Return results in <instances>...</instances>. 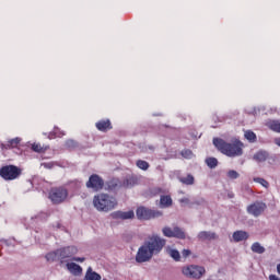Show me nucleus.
Here are the masks:
<instances>
[{
    "label": "nucleus",
    "mask_w": 280,
    "mask_h": 280,
    "mask_svg": "<svg viewBox=\"0 0 280 280\" xmlns=\"http://www.w3.org/2000/svg\"><path fill=\"white\" fill-rule=\"evenodd\" d=\"M252 250L253 253H257L258 255H264V253H266V248L259 243H254L252 245Z\"/></svg>",
    "instance_id": "b1692460"
},
{
    "label": "nucleus",
    "mask_w": 280,
    "mask_h": 280,
    "mask_svg": "<svg viewBox=\"0 0 280 280\" xmlns=\"http://www.w3.org/2000/svg\"><path fill=\"white\" fill-rule=\"evenodd\" d=\"M56 255L60 257V259H71L73 255H78V247L68 246L61 249H57Z\"/></svg>",
    "instance_id": "9d476101"
},
{
    "label": "nucleus",
    "mask_w": 280,
    "mask_h": 280,
    "mask_svg": "<svg viewBox=\"0 0 280 280\" xmlns=\"http://www.w3.org/2000/svg\"><path fill=\"white\" fill-rule=\"evenodd\" d=\"M269 280H280L279 276L271 275L269 276Z\"/></svg>",
    "instance_id": "58836bf2"
},
{
    "label": "nucleus",
    "mask_w": 280,
    "mask_h": 280,
    "mask_svg": "<svg viewBox=\"0 0 280 280\" xmlns=\"http://www.w3.org/2000/svg\"><path fill=\"white\" fill-rule=\"evenodd\" d=\"M206 163H207L208 167H211V168L218 167V159H215V158H208L206 160Z\"/></svg>",
    "instance_id": "cd10ccee"
},
{
    "label": "nucleus",
    "mask_w": 280,
    "mask_h": 280,
    "mask_svg": "<svg viewBox=\"0 0 280 280\" xmlns=\"http://www.w3.org/2000/svg\"><path fill=\"white\" fill-rule=\"evenodd\" d=\"M245 139L252 143H255V141H257V135H255L253 131H245Z\"/></svg>",
    "instance_id": "a878e982"
},
{
    "label": "nucleus",
    "mask_w": 280,
    "mask_h": 280,
    "mask_svg": "<svg viewBox=\"0 0 280 280\" xmlns=\"http://www.w3.org/2000/svg\"><path fill=\"white\" fill-rule=\"evenodd\" d=\"M67 144H68V145H73V140H69V141L67 142Z\"/></svg>",
    "instance_id": "a19ab883"
},
{
    "label": "nucleus",
    "mask_w": 280,
    "mask_h": 280,
    "mask_svg": "<svg viewBox=\"0 0 280 280\" xmlns=\"http://www.w3.org/2000/svg\"><path fill=\"white\" fill-rule=\"evenodd\" d=\"M182 156H184V159H191L194 156V153L191 152V150H185L182 152Z\"/></svg>",
    "instance_id": "7c9ffc66"
},
{
    "label": "nucleus",
    "mask_w": 280,
    "mask_h": 280,
    "mask_svg": "<svg viewBox=\"0 0 280 280\" xmlns=\"http://www.w3.org/2000/svg\"><path fill=\"white\" fill-rule=\"evenodd\" d=\"M32 150L33 152H38L39 154H43V152H47V150H49V147L42 145L40 143H33Z\"/></svg>",
    "instance_id": "412c9836"
},
{
    "label": "nucleus",
    "mask_w": 280,
    "mask_h": 280,
    "mask_svg": "<svg viewBox=\"0 0 280 280\" xmlns=\"http://www.w3.org/2000/svg\"><path fill=\"white\" fill-rule=\"evenodd\" d=\"M88 189H93L94 191H100V189L104 188V179L98 175L90 176V179L86 182Z\"/></svg>",
    "instance_id": "1a4fd4ad"
},
{
    "label": "nucleus",
    "mask_w": 280,
    "mask_h": 280,
    "mask_svg": "<svg viewBox=\"0 0 280 280\" xmlns=\"http://www.w3.org/2000/svg\"><path fill=\"white\" fill-rule=\"evenodd\" d=\"M192 205H205V200L202 198L196 199L192 203H190V207H192Z\"/></svg>",
    "instance_id": "72a5a7b5"
},
{
    "label": "nucleus",
    "mask_w": 280,
    "mask_h": 280,
    "mask_svg": "<svg viewBox=\"0 0 280 280\" xmlns=\"http://www.w3.org/2000/svg\"><path fill=\"white\" fill-rule=\"evenodd\" d=\"M206 270L198 265H188L182 268V273L188 279H201Z\"/></svg>",
    "instance_id": "39448f33"
},
{
    "label": "nucleus",
    "mask_w": 280,
    "mask_h": 280,
    "mask_svg": "<svg viewBox=\"0 0 280 280\" xmlns=\"http://www.w3.org/2000/svg\"><path fill=\"white\" fill-rule=\"evenodd\" d=\"M162 232L165 237H177L178 240H185V232H183V230L179 228H174V230L171 228H164Z\"/></svg>",
    "instance_id": "9b49d317"
},
{
    "label": "nucleus",
    "mask_w": 280,
    "mask_h": 280,
    "mask_svg": "<svg viewBox=\"0 0 280 280\" xmlns=\"http://www.w3.org/2000/svg\"><path fill=\"white\" fill-rule=\"evenodd\" d=\"M268 159V153L266 151H259L254 155V161H257L258 163H264Z\"/></svg>",
    "instance_id": "4be33fe9"
},
{
    "label": "nucleus",
    "mask_w": 280,
    "mask_h": 280,
    "mask_svg": "<svg viewBox=\"0 0 280 280\" xmlns=\"http://www.w3.org/2000/svg\"><path fill=\"white\" fill-rule=\"evenodd\" d=\"M93 206L97 211L107 213V211H113L117 207V199L110 195L100 194L94 196Z\"/></svg>",
    "instance_id": "7ed1b4c3"
},
{
    "label": "nucleus",
    "mask_w": 280,
    "mask_h": 280,
    "mask_svg": "<svg viewBox=\"0 0 280 280\" xmlns=\"http://www.w3.org/2000/svg\"><path fill=\"white\" fill-rule=\"evenodd\" d=\"M254 183H259V185H261L262 187H265L266 189H268V187H269V183H268V180H266V179H264V178H261V177H255L254 178Z\"/></svg>",
    "instance_id": "c85d7f7f"
},
{
    "label": "nucleus",
    "mask_w": 280,
    "mask_h": 280,
    "mask_svg": "<svg viewBox=\"0 0 280 280\" xmlns=\"http://www.w3.org/2000/svg\"><path fill=\"white\" fill-rule=\"evenodd\" d=\"M85 258H80V257H73L72 261H80L82 264V261H84Z\"/></svg>",
    "instance_id": "e433bc0d"
},
{
    "label": "nucleus",
    "mask_w": 280,
    "mask_h": 280,
    "mask_svg": "<svg viewBox=\"0 0 280 280\" xmlns=\"http://www.w3.org/2000/svg\"><path fill=\"white\" fill-rule=\"evenodd\" d=\"M96 128L101 132H106V130H113V125L110 124V120H101L96 122Z\"/></svg>",
    "instance_id": "4468645a"
},
{
    "label": "nucleus",
    "mask_w": 280,
    "mask_h": 280,
    "mask_svg": "<svg viewBox=\"0 0 280 280\" xmlns=\"http://www.w3.org/2000/svg\"><path fill=\"white\" fill-rule=\"evenodd\" d=\"M266 203L261 201H256L247 207V213L254 215V218H259L264 211H266Z\"/></svg>",
    "instance_id": "6e6552de"
},
{
    "label": "nucleus",
    "mask_w": 280,
    "mask_h": 280,
    "mask_svg": "<svg viewBox=\"0 0 280 280\" xmlns=\"http://www.w3.org/2000/svg\"><path fill=\"white\" fill-rule=\"evenodd\" d=\"M110 218H113V220H132L135 218V211H115L110 214Z\"/></svg>",
    "instance_id": "f8f14e48"
},
{
    "label": "nucleus",
    "mask_w": 280,
    "mask_h": 280,
    "mask_svg": "<svg viewBox=\"0 0 280 280\" xmlns=\"http://www.w3.org/2000/svg\"><path fill=\"white\" fill-rule=\"evenodd\" d=\"M182 255H183V257L187 258V257H189V255H191V250H189V249H184V250L182 252Z\"/></svg>",
    "instance_id": "f704fd0d"
},
{
    "label": "nucleus",
    "mask_w": 280,
    "mask_h": 280,
    "mask_svg": "<svg viewBox=\"0 0 280 280\" xmlns=\"http://www.w3.org/2000/svg\"><path fill=\"white\" fill-rule=\"evenodd\" d=\"M166 241L161 236L153 234L139 247L136 261L138 264H145L150 261L154 255H159L165 248Z\"/></svg>",
    "instance_id": "f257e3e1"
},
{
    "label": "nucleus",
    "mask_w": 280,
    "mask_h": 280,
    "mask_svg": "<svg viewBox=\"0 0 280 280\" xmlns=\"http://www.w3.org/2000/svg\"><path fill=\"white\" fill-rule=\"evenodd\" d=\"M198 240L200 242H211L212 240H218V234L215 232L201 231L198 234Z\"/></svg>",
    "instance_id": "ddd939ff"
},
{
    "label": "nucleus",
    "mask_w": 280,
    "mask_h": 280,
    "mask_svg": "<svg viewBox=\"0 0 280 280\" xmlns=\"http://www.w3.org/2000/svg\"><path fill=\"white\" fill-rule=\"evenodd\" d=\"M67 268L69 272H71V275H75V276L82 275V267H80V265L75 262H68Z\"/></svg>",
    "instance_id": "dca6fc26"
},
{
    "label": "nucleus",
    "mask_w": 280,
    "mask_h": 280,
    "mask_svg": "<svg viewBox=\"0 0 280 280\" xmlns=\"http://www.w3.org/2000/svg\"><path fill=\"white\" fill-rule=\"evenodd\" d=\"M275 143H276V145H279V148H280V138H276Z\"/></svg>",
    "instance_id": "ea45409f"
},
{
    "label": "nucleus",
    "mask_w": 280,
    "mask_h": 280,
    "mask_svg": "<svg viewBox=\"0 0 280 280\" xmlns=\"http://www.w3.org/2000/svg\"><path fill=\"white\" fill-rule=\"evenodd\" d=\"M23 174V170L14 165H5L0 168V176L3 180H16Z\"/></svg>",
    "instance_id": "20e7f679"
},
{
    "label": "nucleus",
    "mask_w": 280,
    "mask_h": 280,
    "mask_svg": "<svg viewBox=\"0 0 280 280\" xmlns=\"http://www.w3.org/2000/svg\"><path fill=\"white\" fill-rule=\"evenodd\" d=\"M234 242H244V240H248V233L245 231H236L233 233Z\"/></svg>",
    "instance_id": "a211bd4d"
},
{
    "label": "nucleus",
    "mask_w": 280,
    "mask_h": 280,
    "mask_svg": "<svg viewBox=\"0 0 280 280\" xmlns=\"http://www.w3.org/2000/svg\"><path fill=\"white\" fill-rule=\"evenodd\" d=\"M43 166L46 167L47 170H51V167H54V164H51V163H44Z\"/></svg>",
    "instance_id": "c9c22d12"
},
{
    "label": "nucleus",
    "mask_w": 280,
    "mask_h": 280,
    "mask_svg": "<svg viewBox=\"0 0 280 280\" xmlns=\"http://www.w3.org/2000/svg\"><path fill=\"white\" fill-rule=\"evenodd\" d=\"M228 176L229 178L235 179L240 177V173L237 171H229Z\"/></svg>",
    "instance_id": "c756f323"
},
{
    "label": "nucleus",
    "mask_w": 280,
    "mask_h": 280,
    "mask_svg": "<svg viewBox=\"0 0 280 280\" xmlns=\"http://www.w3.org/2000/svg\"><path fill=\"white\" fill-rule=\"evenodd\" d=\"M178 180L183 183V185H194L195 178L194 175L188 174L186 176L178 177Z\"/></svg>",
    "instance_id": "aec40b11"
},
{
    "label": "nucleus",
    "mask_w": 280,
    "mask_h": 280,
    "mask_svg": "<svg viewBox=\"0 0 280 280\" xmlns=\"http://www.w3.org/2000/svg\"><path fill=\"white\" fill-rule=\"evenodd\" d=\"M124 187H132V185H135V179L129 178L127 180L124 182Z\"/></svg>",
    "instance_id": "2f4dec72"
},
{
    "label": "nucleus",
    "mask_w": 280,
    "mask_h": 280,
    "mask_svg": "<svg viewBox=\"0 0 280 280\" xmlns=\"http://www.w3.org/2000/svg\"><path fill=\"white\" fill-rule=\"evenodd\" d=\"M213 145H215V148L220 152H222V154H225V156L235 158V156H242V154H244V151H243L244 144L238 140H234L233 142L229 143L222 139L214 138Z\"/></svg>",
    "instance_id": "f03ea898"
},
{
    "label": "nucleus",
    "mask_w": 280,
    "mask_h": 280,
    "mask_svg": "<svg viewBox=\"0 0 280 280\" xmlns=\"http://www.w3.org/2000/svg\"><path fill=\"white\" fill-rule=\"evenodd\" d=\"M136 213L138 220H152V218H159L162 215V213L159 211L150 210L143 207L138 208Z\"/></svg>",
    "instance_id": "0eeeda50"
},
{
    "label": "nucleus",
    "mask_w": 280,
    "mask_h": 280,
    "mask_svg": "<svg viewBox=\"0 0 280 280\" xmlns=\"http://www.w3.org/2000/svg\"><path fill=\"white\" fill-rule=\"evenodd\" d=\"M69 197V191L63 187L52 188L49 192V198L54 205L65 202Z\"/></svg>",
    "instance_id": "423d86ee"
},
{
    "label": "nucleus",
    "mask_w": 280,
    "mask_h": 280,
    "mask_svg": "<svg viewBox=\"0 0 280 280\" xmlns=\"http://www.w3.org/2000/svg\"><path fill=\"white\" fill-rule=\"evenodd\" d=\"M266 126L269 130L280 133V120H268Z\"/></svg>",
    "instance_id": "f3484780"
},
{
    "label": "nucleus",
    "mask_w": 280,
    "mask_h": 280,
    "mask_svg": "<svg viewBox=\"0 0 280 280\" xmlns=\"http://www.w3.org/2000/svg\"><path fill=\"white\" fill-rule=\"evenodd\" d=\"M136 165L139 167V170H143L144 172L150 168V163L143 160H138Z\"/></svg>",
    "instance_id": "393cba45"
},
{
    "label": "nucleus",
    "mask_w": 280,
    "mask_h": 280,
    "mask_svg": "<svg viewBox=\"0 0 280 280\" xmlns=\"http://www.w3.org/2000/svg\"><path fill=\"white\" fill-rule=\"evenodd\" d=\"M165 253L166 255H168V257H172L174 261H180V252H178L177 249L172 248L171 246H167L165 248Z\"/></svg>",
    "instance_id": "2eb2a0df"
},
{
    "label": "nucleus",
    "mask_w": 280,
    "mask_h": 280,
    "mask_svg": "<svg viewBox=\"0 0 280 280\" xmlns=\"http://www.w3.org/2000/svg\"><path fill=\"white\" fill-rule=\"evenodd\" d=\"M160 205L163 209L167 207H172V197L170 196H162L160 199Z\"/></svg>",
    "instance_id": "5701e85b"
},
{
    "label": "nucleus",
    "mask_w": 280,
    "mask_h": 280,
    "mask_svg": "<svg viewBox=\"0 0 280 280\" xmlns=\"http://www.w3.org/2000/svg\"><path fill=\"white\" fill-rule=\"evenodd\" d=\"M179 202H180L182 205H183V203L189 205V199L184 198V199H180Z\"/></svg>",
    "instance_id": "4c0bfd02"
},
{
    "label": "nucleus",
    "mask_w": 280,
    "mask_h": 280,
    "mask_svg": "<svg viewBox=\"0 0 280 280\" xmlns=\"http://www.w3.org/2000/svg\"><path fill=\"white\" fill-rule=\"evenodd\" d=\"M85 279L86 280H102V276H100V273L93 271V269L90 267L86 270Z\"/></svg>",
    "instance_id": "6ab92c4d"
},
{
    "label": "nucleus",
    "mask_w": 280,
    "mask_h": 280,
    "mask_svg": "<svg viewBox=\"0 0 280 280\" xmlns=\"http://www.w3.org/2000/svg\"><path fill=\"white\" fill-rule=\"evenodd\" d=\"M54 135H55V138L56 137H63V132H58V129H55L54 133H50L49 136V139H54Z\"/></svg>",
    "instance_id": "473e14b6"
},
{
    "label": "nucleus",
    "mask_w": 280,
    "mask_h": 280,
    "mask_svg": "<svg viewBox=\"0 0 280 280\" xmlns=\"http://www.w3.org/2000/svg\"><path fill=\"white\" fill-rule=\"evenodd\" d=\"M19 143H21L20 138L11 139V140L7 143V148H19Z\"/></svg>",
    "instance_id": "bb28decb"
}]
</instances>
